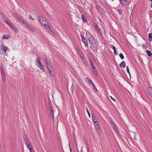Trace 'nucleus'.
Here are the masks:
<instances>
[{"mask_svg":"<svg viewBox=\"0 0 152 152\" xmlns=\"http://www.w3.org/2000/svg\"><path fill=\"white\" fill-rule=\"evenodd\" d=\"M82 152L81 151V152Z\"/></svg>","mask_w":152,"mask_h":152,"instance_id":"obj_60","label":"nucleus"},{"mask_svg":"<svg viewBox=\"0 0 152 152\" xmlns=\"http://www.w3.org/2000/svg\"><path fill=\"white\" fill-rule=\"evenodd\" d=\"M91 67H92V69H93V67H95L94 64H91Z\"/></svg>","mask_w":152,"mask_h":152,"instance_id":"obj_47","label":"nucleus"},{"mask_svg":"<svg viewBox=\"0 0 152 152\" xmlns=\"http://www.w3.org/2000/svg\"><path fill=\"white\" fill-rule=\"evenodd\" d=\"M12 24H13V23L12 24H10V25H9L13 30L15 32H18V29H16V28L14 26H13L12 25Z\"/></svg>","mask_w":152,"mask_h":152,"instance_id":"obj_11","label":"nucleus"},{"mask_svg":"<svg viewBox=\"0 0 152 152\" xmlns=\"http://www.w3.org/2000/svg\"><path fill=\"white\" fill-rule=\"evenodd\" d=\"M119 56L121 58V59H124V57L123 54L122 53H121L119 54Z\"/></svg>","mask_w":152,"mask_h":152,"instance_id":"obj_29","label":"nucleus"},{"mask_svg":"<svg viewBox=\"0 0 152 152\" xmlns=\"http://www.w3.org/2000/svg\"><path fill=\"white\" fill-rule=\"evenodd\" d=\"M1 16L2 17V19L8 25H10V24H12L13 23L10 22L8 18L6 17L3 14L1 13Z\"/></svg>","mask_w":152,"mask_h":152,"instance_id":"obj_2","label":"nucleus"},{"mask_svg":"<svg viewBox=\"0 0 152 152\" xmlns=\"http://www.w3.org/2000/svg\"><path fill=\"white\" fill-rule=\"evenodd\" d=\"M36 61L37 65L39 64L40 65L41 64L40 58L39 57H38L37 58Z\"/></svg>","mask_w":152,"mask_h":152,"instance_id":"obj_16","label":"nucleus"},{"mask_svg":"<svg viewBox=\"0 0 152 152\" xmlns=\"http://www.w3.org/2000/svg\"><path fill=\"white\" fill-rule=\"evenodd\" d=\"M25 27L28 29L30 31L33 32H34L36 31V28H33L32 26H31L29 24H26V26H25Z\"/></svg>","mask_w":152,"mask_h":152,"instance_id":"obj_4","label":"nucleus"},{"mask_svg":"<svg viewBox=\"0 0 152 152\" xmlns=\"http://www.w3.org/2000/svg\"><path fill=\"white\" fill-rule=\"evenodd\" d=\"M86 111H87V112L88 113V115L90 117H91L90 114V113L89 112V111H88V109H87V107H86Z\"/></svg>","mask_w":152,"mask_h":152,"instance_id":"obj_36","label":"nucleus"},{"mask_svg":"<svg viewBox=\"0 0 152 152\" xmlns=\"http://www.w3.org/2000/svg\"><path fill=\"white\" fill-rule=\"evenodd\" d=\"M47 28H48V31L49 32H51L52 31V30L51 29L49 28V26L48 25L47 26Z\"/></svg>","mask_w":152,"mask_h":152,"instance_id":"obj_38","label":"nucleus"},{"mask_svg":"<svg viewBox=\"0 0 152 152\" xmlns=\"http://www.w3.org/2000/svg\"><path fill=\"white\" fill-rule=\"evenodd\" d=\"M92 70L95 75L97 76L98 75L97 72L96 70L95 69V67H93V69H92Z\"/></svg>","mask_w":152,"mask_h":152,"instance_id":"obj_20","label":"nucleus"},{"mask_svg":"<svg viewBox=\"0 0 152 152\" xmlns=\"http://www.w3.org/2000/svg\"><path fill=\"white\" fill-rule=\"evenodd\" d=\"M118 13L119 15H121L122 14V10L121 9H118Z\"/></svg>","mask_w":152,"mask_h":152,"instance_id":"obj_28","label":"nucleus"},{"mask_svg":"<svg viewBox=\"0 0 152 152\" xmlns=\"http://www.w3.org/2000/svg\"><path fill=\"white\" fill-rule=\"evenodd\" d=\"M14 16L15 18H18V19L19 18H20V16H19L17 14H14Z\"/></svg>","mask_w":152,"mask_h":152,"instance_id":"obj_30","label":"nucleus"},{"mask_svg":"<svg viewBox=\"0 0 152 152\" xmlns=\"http://www.w3.org/2000/svg\"><path fill=\"white\" fill-rule=\"evenodd\" d=\"M147 91L148 94L152 97V88L151 87H148L147 89Z\"/></svg>","mask_w":152,"mask_h":152,"instance_id":"obj_9","label":"nucleus"},{"mask_svg":"<svg viewBox=\"0 0 152 152\" xmlns=\"http://www.w3.org/2000/svg\"><path fill=\"white\" fill-rule=\"evenodd\" d=\"M24 140L26 144H27L28 143H29L28 141L27 138H24Z\"/></svg>","mask_w":152,"mask_h":152,"instance_id":"obj_31","label":"nucleus"},{"mask_svg":"<svg viewBox=\"0 0 152 152\" xmlns=\"http://www.w3.org/2000/svg\"><path fill=\"white\" fill-rule=\"evenodd\" d=\"M126 65V63L124 61H123L120 64V66L122 67L123 68H124Z\"/></svg>","mask_w":152,"mask_h":152,"instance_id":"obj_19","label":"nucleus"},{"mask_svg":"<svg viewBox=\"0 0 152 152\" xmlns=\"http://www.w3.org/2000/svg\"><path fill=\"white\" fill-rule=\"evenodd\" d=\"M151 2H152V0H150Z\"/></svg>","mask_w":152,"mask_h":152,"instance_id":"obj_58","label":"nucleus"},{"mask_svg":"<svg viewBox=\"0 0 152 152\" xmlns=\"http://www.w3.org/2000/svg\"><path fill=\"white\" fill-rule=\"evenodd\" d=\"M91 85H92L93 87V88H95L96 90V91H98V90L95 87V86L93 83H92V84H91Z\"/></svg>","mask_w":152,"mask_h":152,"instance_id":"obj_42","label":"nucleus"},{"mask_svg":"<svg viewBox=\"0 0 152 152\" xmlns=\"http://www.w3.org/2000/svg\"><path fill=\"white\" fill-rule=\"evenodd\" d=\"M1 73L4 72V70H0Z\"/></svg>","mask_w":152,"mask_h":152,"instance_id":"obj_50","label":"nucleus"},{"mask_svg":"<svg viewBox=\"0 0 152 152\" xmlns=\"http://www.w3.org/2000/svg\"><path fill=\"white\" fill-rule=\"evenodd\" d=\"M126 69H127V72L129 73V75H130V73L129 69V68L128 66L126 67Z\"/></svg>","mask_w":152,"mask_h":152,"instance_id":"obj_41","label":"nucleus"},{"mask_svg":"<svg viewBox=\"0 0 152 152\" xmlns=\"http://www.w3.org/2000/svg\"><path fill=\"white\" fill-rule=\"evenodd\" d=\"M89 41L91 44V47L93 51L96 50V45L95 42L93 37H91L89 38Z\"/></svg>","mask_w":152,"mask_h":152,"instance_id":"obj_1","label":"nucleus"},{"mask_svg":"<svg viewBox=\"0 0 152 152\" xmlns=\"http://www.w3.org/2000/svg\"><path fill=\"white\" fill-rule=\"evenodd\" d=\"M92 83H93L92 81L91 80H89V81H88V85H89L90 84H92Z\"/></svg>","mask_w":152,"mask_h":152,"instance_id":"obj_40","label":"nucleus"},{"mask_svg":"<svg viewBox=\"0 0 152 152\" xmlns=\"http://www.w3.org/2000/svg\"><path fill=\"white\" fill-rule=\"evenodd\" d=\"M0 70H4V68L2 64H1L0 67Z\"/></svg>","mask_w":152,"mask_h":152,"instance_id":"obj_37","label":"nucleus"},{"mask_svg":"<svg viewBox=\"0 0 152 152\" xmlns=\"http://www.w3.org/2000/svg\"><path fill=\"white\" fill-rule=\"evenodd\" d=\"M89 80L87 77H86L85 79V81L87 83H88V81H89Z\"/></svg>","mask_w":152,"mask_h":152,"instance_id":"obj_39","label":"nucleus"},{"mask_svg":"<svg viewBox=\"0 0 152 152\" xmlns=\"http://www.w3.org/2000/svg\"><path fill=\"white\" fill-rule=\"evenodd\" d=\"M90 63H91V64H93V62H92V61L91 60H90Z\"/></svg>","mask_w":152,"mask_h":152,"instance_id":"obj_54","label":"nucleus"},{"mask_svg":"<svg viewBox=\"0 0 152 152\" xmlns=\"http://www.w3.org/2000/svg\"><path fill=\"white\" fill-rule=\"evenodd\" d=\"M81 38L82 40L86 46H87L88 44L87 41L85 40V38H84L83 36H81Z\"/></svg>","mask_w":152,"mask_h":152,"instance_id":"obj_12","label":"nucleus"},{"mask_svg":"<svg viewBox=\"0 0 152 152\" xmlns=\"http://www.w3.org/2000/svg\"><path fill=\"white\" fill-rule=\"evenodd\" d=\"M49 110H50V117L52 120H53L54 119V114L52 109V107L50 105Z\"/></svg>","mask_w":152,"mask_h":152,"instance_id":"obj_5","label":"nucleus"},{"mask_svg":"<svg viewBox=\"0 0 152 152\" xmlns=\"http://www.w3.org/2000/svg\"><path fill=\"white\" fill-rule=\"evenodd\" d=\"M113 129L115 130L116 132L119 134V132L118 130V128L116 127V126L114 124H113Z\"/></svg>","mask_w":152,"mask_h":152,"instance_id":"obj_18","label":"nucleus"},{"mask_svg":"<svg viewBox=\"0 0 152 152\" xmlns=\"http://www.w3.org/2000/svg\"><path fill=\"white\" fill-rule=\"evenodd\" d=\"M149 39L150 41L152 40V34L151 33H150L148 35Z\"/></svg>","mask_w":152,"mask_h":152,"instance_id":"obj_26","label":"nucleus"},{"mask_svg":"<svg viewBox=\"0 0 152 152\" xmlns=\"http://www.w3.org/2000/svg\"><path fill=\"white\" fill-rule=\"evenodd\" d=\"M46 62L47 67L48 70H52L53 68L52 67V64L51 62L50 61H48L47 58H45V59Z\"/></svg>","mask_w":152,"mask_h":152,"instance_id":"obj_3","label":"nucleus"},{"mask_svg":"<svg viewBox=\"0 0 152 152\" xmlns=\"http://www.w3.org/2000/svg\"><path fill=\"white\" fill-rule=\"evenodd\" d=\"M39 20L40 23L42 22L44 20H45V18L43 16H40L39 17Z\"/></svg>","mask_w":152,"mask_h":152,"instance_id":"obj_14","label":"nucleus"},{"mask_svg":"<svg viewBox=\"0 0 152 152\" xmlns=\"http://www.w3.org/2000/svg\"><path fill=\"white\" fill-rule=\"evenodd\" d=\"M50 75L53 76H54L55 75V72L53 70V69L52 70H49Z\"/></svg>","mask_w":152,"mask_h":152,"instance_id":"obj_22","label":"nucleus"},{"mask_svg":"<svg viewBox=\"0 0 152 152\" xmlns=\"http://www.w3.org/2000/svg\"><path fill=\"white\" fill-rule=\"evenodd\" d=\"M30 152H33V150L32 149H30Z\"/></svg>","mask_w":152,"mask_h":152,"instance_id":"obj_52","label":"nucleus"},{"mask_svg":"<svg viewBox=\"0 0 152 152\" xmlns=\"http://www.w3.org/2000/svg\"><path fill=\"white\" fill-rule=\"evenodd\" d=\"M96 8L97 10L99 11H100L101 10V8L99 6H96Z\"/></svg>","mask_w":152,"mask_h":152,"instance_id":"obj_33","label":"nucleus"},{"mask_svg":"<svg viewBox=\"0 0 152 152\" xmlns=\"http://www.w3.org/2000/svg\"><path fill=\"white\" fill-rule=\"evenodd\" d=\"M28 18L30 20L31 19L32 20H34V19H33L31 17V16L30 15L28 17Z\"/></svg>","mask_w":152,"mask_h":152,"instance_id":"obj_43","label":"nucleus"},{"mask_svg":"<svg viewBox=\"0 0 152 152\" xmlns=\"http://www.w3.org/2000/svg\"><path fill=\"white\" fill-rule=\"evenodd\" d=\"M40 68L42 70L44 69V66L43 65L41 64L40 65Z\"/></svg>","mask_w":152,"mask_h":152,"instance_id":"obj_35","label":"nucleus"},{"mask_svg":"<svg viewBox=\"0 0 152 152\" xmlns=\"http://www.w3.org/2000/svg\"><path fill=\"white\" fill-rule=\"evenodd\" d=\"M95 127L96 130L97 131L98 133L99 134L100 132V129L99 128V125L98 124H95Z\"/></svg>","mask_w":152,"mask_h":152,"instance_id":"obj_10","label":"nucleus"},{"mask_svg":"<svg viewBox=\"0 0 152 152\" xmlns=\"http://www.w3.org/2000/svg\"><path fill=\"white\" fill-rule=\"evenodd\" d=\"M69 149H70V152H72V150H71V147H70V145H69Z\"/></svg>","mask_w":152,"mask_h":152,"instance_id":"obj_53","label":"nucleus"},{"mask_svg":"<svg viewBox=\"0 0 152 152\" xmlns=\"http://www.w3.org/2000/svg\"><path fill=\"white\" fill-rule=\"evenodd\" d=\"M146 53L148 56L150 57L152 56V53L150 50H147Z\"/></svg>","mask_w":152,"mask_h":152,"instance_id":"obj_25","label":"nucleus"},{"mask_svg":"<svg viewBox=\"0 0 152 152\" xmlns=\"http://www.w3.org/2000/svg\"><path fill=\"white\" fill-rule=\"evenodd\" d=\"M46 19H45V20H44L43 21H42V22L40 23L42 26H44L45 27L47 28V25L46 24Z\"/></svg>","mask_w":152,"mask_h":152,"instance_id":"obj_15","label":"nucleus"},{"mask_svg":"<svg viewBox=\"0 0 152 152\" xmlns=\"http://www.w3.org/2000/svg\"><path fill=\"white\" fill-rule=\"evenodd\" d=\"M74 86L72 84L71 86V88L70 89L71 90L72 92L73 93V91L74 90Z\"/></svg>","mask_w":152,"mask_h":152,"instance_id":"obj_32","label":"nucleus"},{"mask_svg":"<svg viewBox=\"0 0 152 152\" xmlns=\"http://www.w3.org/2000/svg\"><path fill=\"white\" fill-rule=\"evenodd\" d=\"M26 145L27 146H30V143H28L27 144H26Z\"/></svg>","mask_w":152,"mask_h":152,"instance_id":"obj_51","label":"nucleus"},{"mask_svg":"<svg viewBox=\"0 0 152 152\" xmlns=\"http://www.w3.org/2000/svg\"><path fill=\"white\" fill-rule=\"evenodd\" d=\"M110 47L113 48L114 50V52L115 55H117L118 54L116 50V49L115 47V46L113 45L110 46Z\"/></svg>","mask_w":152,"mask_h":152,"instance_id":"obj_13","label":"nucleus"},{"mask_svg":"<svg viewBox=\"0 0 152 152\" xmlns=\"http://www.w3.org/2000/svg\"><path fill=\"white\" fill-rule=\"evenodd\" d=\"M2 38L6 39H8L10 38V37L9 35H4L3 36Z\"/></svg>","mask_w":152,"mask_h":152,"instance_id":"obj_24","label":"nucleus"},{"mask_svg":"<svg viewBox=\"0 0 152 152\" xmlns=\"http://www.w3.org/2000/svg\"><path fill=\"white\" fill-rule=\"evenodd\" d=\"M77 52L78 53L79 55L80 56V57L82 58H83V56L82 55V54L80 51V50L79 49H77Z\"/></svg>","mask_w":152,"mask_h":152,"instance_id":"obj_27","label":"nucleus"},{"mask_svg":"<svg viewBox=\"0 0 152 152\" xmlns=\"http://www.w3.org/2000/svg\"><path fill=\"white\" fill-rule=\"evenodd\" d=\"M2 80L3 82H4L5 81L6 78H5V76H1Z\"/></svg>","mask_w":152,"mask_h":152,"instance_id":"obj_34","label":"nucleus"},{"mask_svg":"<svg viewBox=\"0 0 152 152\" xmlns=\"http://www.w3.org/2000/svg\"><path fill=\"white\" fill-rule=\"evenodd\" d=\"M113 0H112V1H113Z\"/></svg>","mask_w":152,"mask_h":152,"instance_id":"obj_59","label":"nucleus"},{"mask_svg":"<svg viewBox=\"0 0 152 152\" xmlns=\"http://www.w3.org/2000/svg\"><path fill=\"white\" fill-rule=\"evenodd\" d=\"M73 137H74V138H75V134H74Z\"/></svg>","mask_w":152,"mask_h":152,"instance_id":"obj_56","label":"nucleus"},{"mask_svg":"<svg viewBox=\"0 0 152 152\" xmlns=\"http://www.w3.org/2000/svg\"><path fill=\"white\" fill-rule=\"evenodd\" d=\"M19 20L21 23H22L24 24V26L25 27L26 26V24H28L27 22L25 21L24 20L23 18H22L21 16L18 19Z\"/></svg>","mask_w":152,"mask_h":152,"instance_id":"obj_7","label":"nucleus"},{"mask_svg":"<svg viewBox=\"0 0 152 152\" xmlns=\"http://www.w3.org/2000/svg\"><path fill=\"white\" fill-rule=\"evenodd\" d=\"M1 76H5V72L1 73Z\"/></svg>","mask_w":152,"mask_h":152,"instance_id":"obj_46","label":"nucleus"},{"mask_svg":"<svg viewBox=\"0 0 152 152\" xmlns=\"http://www.w3.org/2000/svg\"><path fill=\"white\" fill-rule=\"evenodd\" d=\"M110 97L113 100L115 101V102H116V100L115 99L113 98L111 96H110Z\"/></svg>","mask_w":152,"mask_h":152,"instance_id":"obj_45","label":"nucleus"},{"mask_svg":"<svg viewBox=\"0 0 152 152\" xmlns=\"http://www.w3.org/2000/svg\"><path fill=\"white\" fill-rule=\"evenodd\" d=\"M1 50L4 51V54H5L6 51L8 49V48L4 44L1 45Z\"/></svg>","mask_w":152,"mask_h":152,"instance_id":"obj_6","label":"nucleus"},{"mask_svg":"<svg viewBox=\"0 0 152 152\" xmlns=\"http://www.w3.org/2000/svg\"><path fill=\"white\" fill-rule=\"evenodd\" d=\"M151 6L152 7V2H151Z\"/></svg>","mask_w":152,"mask_h":152,"instance_id":"obj_57","label":"nucleus"},{"mask_svg":"<svg viewBox=\"0 0 152 152\" xmlns=\"http://www.w3.org/2000/svg\"><path fill=\"white\" fill-rule=\"evenodd\" d=\"M27 147H28V148H29V150H30V149H32L30 145V146H27Z\"/></svg>","mask_w":152,"mask_h":152,"instance_id":"obj_48","label":"nucleus"},{"mask_svg":"<svg viewBox=\"0 0 152 152\" xmlns=\"http://www.w3.org/2000/svg\"><path fill=\"white\" fill-rule=\"evenodd\" d=\"M74 141L75 142V143L76 142V140L75 138H74Z\"/></svg>","mask_w":152,"mask_h":152,"instance_id":"obj_49","label":"nucleus"},{"mask_svg":"<svg viewBox=\"0 0 152 152\" xmlns=\"http://www.w3.org/2000/svg\"><path fill=\"white\" fill-rule=\"evenodd\" d=\"M94 26L95 27L96 29L99 32H100V30L99 29V28L98 26V25L96 23H94L93 24Z\"/></svg>","mask_w":152,"mask_h":152,"instance_id":"obj_17","label":"nucleus"},{"mask_svg":"<svg viewBox=\"0 0 152 152\" xmlns=\"http://www.w3.org/2000/svg\"><path fill=\"white\" fill-rule=\"evenodd\" d=\"M37 66L40 68V64L39 65H37Z\"/></svg>","mask_w":152,"mask_h":152,"instance_id":"obj_55","label":"nucleus"},{"mask_svg":"<svg viewBox=\"0 0 152 152\" xmlns=\"http://www.w3.org/2000/svg\"><path fill=\"white\" fill-rule=\"evenodd\" d=\"M92 118L93 120V121L95 124H98V122H97V118L96 117L93 115V114H92Z\"/></svg>","mask_w":152,"mask_h":152,"instance_id":"obj_8","label":"nucleus"},{"mask_svg":"<svg viewBox=\"0 0 152 152\" xmlns=\"http://www.w3.org/2000/svg\"><path fill=\"white\" fill-rule=\"evenodd\" d=\"M120 3L123 6L125 5L126 0H120Z\"/></svg>","mask_w":152,"mask_h":152,"instance_id":"obj_23","label":"nucleus"},{"mask_svg":"<svg viewBox=\"0 0 152 152\" xmlns=\"http://www.w3.org/2000/svg\"><path fill=\"white\" fill-rule=\"evenodd\" d=\"M87 151L88 152H90L88 146L87 145Z\"/></svg>","mask_w":152,"mask_h":152,"instance_id":"obj_44","label":"nucleus"},{"mask_svg":"<svg viewBox=\"0 0 152 152\" xmlns=\"http://www.w3.org/2000/svg\"><path fill=\"white\" fill-rule=\"evenodd\" d=\"M81 17L83 22H87V20L86 19L85 16L83 15L82 14L81 15Z\"/></svg>","mask_w":152,"mask_h":152,"instance_id":"obj_21","label":"nucleus"}]
</instances>
